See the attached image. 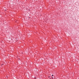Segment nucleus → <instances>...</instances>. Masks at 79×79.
<instances>
[{
	"label": "nucleus",
	"mask_w": 79,
	"mask_h": 79,
	"mask_svg": "<svg viewBox=\"0 0 79 79\" xmlns=\"http://www.w3.org/2000/svg\"><path fill=\"white\" fill-rule=\"evenodd\" d=\"M52 76H53V75H52Z\"/></svg>",
	"instance_id": "nucleus-1"
},
{
	"label": "nucleus",
	"mask_w": 79,
	"mask_h": 79,
	"mask_svg": "<svg viewBox=\"0 0 79 79\" xmlns=\"http://www.w3.org/2000/svg\"><path fill=\"white\" fill-rule=\"evenodd\" d=\"M53 77H52V78L53 79Z\"/></svg>",
	"instance_id": "nucleus-2"
}]
</instances>
